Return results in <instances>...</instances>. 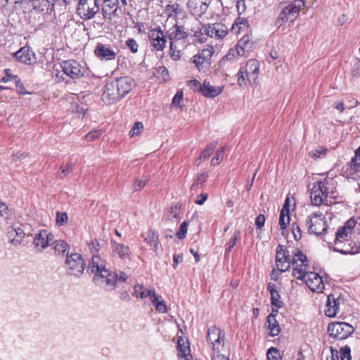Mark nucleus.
Returning <instances> with one entry per match:
<instances>
[{"mask_svg": "<svg viewBox=\"0 0 360 360\" xmlns=\"http://www.w3.org/2000/svg\"><path fill=\"white\" fill-rule=\"evenodd\" d=\"M183 92L182 91H177L174 98H172V104L171 105L172 107H179L181 102L183 101Z\"/></svg>", "mask_w": 360, "mask_h": 360, "instance_id": "052dcab7", "label": "nucleus"}, {"mask_svg": "<svg viewBox=\"0 0 360 360\" xmlns=\"http://www.w3.org/2000/svg\"><path fill=\"white\" fill-rule=\"evenodd\" d=\"M70 168H71V166L69 165H66L65 167L62 166L60 168V171L58 174V177L59 178L65 177L70 172Z\"/></svg>", "mask_w": 360, "mask_h": 360, "instance_id": "338daca9", "label": "nucleus"}, {"mask_svg": "<svg viewBox=\"0 0 360 360\" xmlns=\"http://www.w3.org/2000/svg\"><path fill=\"white\" fill-rule=\"evenodd\" d=\"M324 215L321 212H313L305 219L304 223L308 233L316 236H321L327 231V224Z\"/></svg>", "mask_w": 360, "mask_h": 360, "instance_id": "0eeeda50", "label": "nucleus"}, {"mask_svg": "<svg viewBox=\"0 0 360 360\" xmlns=\"http://www.w3.org/2000/svg\"><path fill=\"white\" fill-rule=\"evenodd\" d=\"M225 152V148L221 147L216 151V153L211 160L212 165H219L224 159V155Z\"/></svg>", "mask_w": 360, "mask_h": 360, "instance_id": "c03bdc74", "label": "nucleus"}, {"mask_svg": "<svg viewBox=\"0 0 360 360\" xmlns=\"http://www.w3.org/2000/svg\"><path fill=\"white\" fill-rule=\"evenodd\" d=\"M61 68L64 73L72 79L79 78L84 72V68L77 60H74L63 61Z\"/></svg>", "mask_w": 360, "mask_h": 360, "instance_id": "dca6fc26", "label": "nucleus"}, {"mask_svg": "<svg viewBox=\"0 0 360 360\" xmlns=\"http://www.w3.org/2000/svg\"><path fill=\"white\" fill-rule=\"evenodd\" d=\"M292 229L295 239L296 240H300L302 237V230L300 226L297 225L296 223H293L292 224Z\"/></svg>", "mask_w": 360, "mask_h": 360, "instance_id": "e2e57ef3", "label": "nucleus"}, {"mask_svg": "<svg viewBox=\"0 0 360 360\" xmlns=\"http://www.w3.org/2000/svg\"><path fill=\"white\" fill-rule=\"evenodd\" d=\"M303 0H294L285 6L276 20V24L278 28L283 22H290L292 23L299 16L301 9L304 7Z\"/></svg>", "mask_w": 360, "mask_h": 360, "instance_id": "20e7f679", "label": "nucleus"}, {"mask_svg": "<svg viewBox=\"0 0 360 360\" xmlns=\"http://www.w3.org/2000/svg\"><path fill=\"white\" fill-rule=\"evenodd\" d=\"M270 295L271 305L276 308H281L283 302L280 300L281 297L279 292L278 291H273L270 293Z\"/></svg>", "mask_w": 360, "mask_h": 360, "instance_id": "49530a36", "label": "nucleus"}, {"mask_svg": "<svg viewBox=\"0 0 360 360\" xmlns=\"http://www.w3.org/2000/svg\"><path fill=\"white\" fill-rule=\"evenodd\" d=\"M208 195L205 193L198 195L195 200V203L199 205H202L207 199Z\"/></svg>", "mask_w": 360, "mask_h": 360, "instance_id": "774afa93", "label": "nucleus"}, {"mask_svg": "<svg viewBox=\"0 0 360 360\" xmlns=\"http://www.w3.org/2000/svg\"><path fill=\"white\" fill-rule=\"evenodd\" d=\"M112 82L117 88L119 93L122 94V97L127 94L134 86V80L129 77H121L112 80Z\"/></svg>", "mask_w": 360, "mask_h": 360, "instance_id": "b1692460", "label": "nucleus"}, {"mask_svg": "<svg viewBox=\"0 0 360 360\" xmlns=\"http://www.w3.org/2000/svg\"><path fill=\"white\" fill-rule=\"evenodd\" d=\"M192 62L195 64V67L200 72H204L209 69L211 64V62L204 59L199 54H197L192 58Z\"/></svg>", "mask_w": 360, "mask_h": 360, "instance_id": "7c9ffc66", "label": "nucleus"}, {"mask_svg": "<svg viewBox=\"0 0 360 360\" xmlns=\"http://www.w3.org/2000/svg\"><path fill=\"white\" fill-rule=\"evenodd\" d=\"M328 150L326 148L320 147L309 152V156L314 159L323 158L327 155Z\"/></svg>", "mask_w": 360, "mask_h": 360, "instance_id": "37998d69", "label": "nucleus"}, {"mask_svg": "<svg viewBox=\"0 0 360 360\" xmlns=\"http://www.w3.org/2000/svg\"><path fill=\"white\" fill-rule=\"evenodd\" d=\"M53 239V236L51 233L46 230H41L35 236L33 243L36 248H39L41 251L49 245Z\"/></svg>", "mask_w": 360, "mask_h": 360, "instance_id": "5701e85b", "label": "nucleus"}, {"mask_svg": "<svg viewBox=\"0 0 360 360\" xmlns=\"http://www.w3.org/2000/svg\"><path fill=\"white\" fill-rule=\"evenodd\" d=\"M65 268L68 276L79 278L84 274L86 263L82 255L79 253L67 254Z\"/></svg>", "mask_w": 360, "mask_h": 360, "instance_id": "39448f33", "label": "nucleus"}, {"mask_svg": "<svg viewBox=\"0 0 360 360\" xmlns=\"http://www.w3.org/2000/svg\"><path fill=\"white\" fill-rule=\"evenodd\" d=\"M177 344L178 356L180 360H193L190 354L189 342L182 337H179Z\"/></svg>", "mask_w": 360, "mask_h": 360, "instance_id": "bb28decb", "label": "nucleus"}, {"mask_svg": "<svg viewBox=\"0 0 360 360\" xmlns=\"http://www.w3.org/2000/svg\"><path fill=\"white\" fill-rule=\"evenodd\" d=\"M245 56V52L243 48H238L234 46L231 48L227 53L224 55L219 61V65L222 67H226L228 63H232L238 61L240 58Z\"/></svg>", "mask_w": 360, "mask_h": 360, "instance_id": "aec40b11", "label": "nucleus"}, {"mask_svg": "<svg viewBox=\"0 0 360 360\" xmlns=\"http://www.w3.org/2000/svg\"><path fill=\"white\" fill-rule=\"evenodd\" d=\"M265 224V217L264 214H259L255 219V224L257 229H262Z\"/></svg>", "mask_w": 360, "mask_h": 360, "instance_id": "69168bd1", "label": "nucleus"}, {"mask_svg": "<svg viewBox=\"0 0 360 360\" xmlns=\"http://www.w3.org/2000/svg\"><path fill=\"white\" fill-rule=\"evenodd\" d=\"M216 146H217L216 142H212L204 149V150L202 151V153H200V155L199 156V159L198 160V165H199L200 164L201 160H205L210 158L211 153L214 150Z\"/></svg>", "mask_w": 360, "mask_h": 360, "instance_id": "72a5a7b5", "label": "nucleus"}, {"mask_svg": "<svg viewBox=\"0 0 360 360\" xmlns=\"http://www.w3.org/2000/svg\"><path fill=\"white\" fill-rule=\"evenodd\" d=\"M187 227H188V223L186 221H184L181 223L179 230L176 233V236L179 239H184L187 233Z\"/></svg>", "mask_w": 360, "mask_h": 360, "instance_id": "13d9d810", "label": "nucleus"}, {"mask_svg": "<svg viewBox=\"0 0 360 360\" xmlns=\"http://www.w3.org/2000/svg\"><path fill=\"white\" fill-rule=\"evenodd\" d=\"M101 135V131H92L89 132L86 136L85 139L88 141H94Z\"/></svg>", "mask_w": 360, "mask_h": 360, "instance_id": "0e129e2a", "label": "nucleus"}, {"mask_svg": "<svg viewBox=\"0 0 360 360\" xmlns=\"http://www.w3.org/2000/svg\"><path fill=\"white\" fill-rule=\"evenodd\" d=\"M68 219L66 212H57L56 213V224L59 226L65 225Z\"/></svg>", "mask_w": 360, "mask_h": 360, "instance_id": "864d4df0", "label": "nucleus"}, {"mask_svg": "<svg viewBox=\"0 0 360 360\" xmlns=\"http://www.w3.org/2000/svg\"><path fill=\"white\" fill-rule=\"evenodd\" d=\"M183 7L177 2L167 4L164 9V13L167 19L176 20L183 13Z\"/></svg>", "mask_w": 360, "mask_h": 360, "instance_id": "cd10ccee", "label": "nucleus"}, {"mask_svg": "<svg viewBox=\"0 0 360 360\" xmlns=\"http://www.w3.org/2000/svg\"><path fill=\"white\" fill-rule=\"evenodd\" d=\"M248 27V24L247 20L238 18L235 20L234 23L233 24L231 30L236 34H239L242 31L246 30Z\"/></svg>", "mask_w": 360, "mask_h": 360, "instance_id": "2f4dec72", "label": "nucleus"}, {"mask_svg": "<svg viewBox=\"0 0 360 360\" xmlns=\"http://www.w3.org/2000/svg\"><path fill=\"white\" fill-rule=\"evenodd\" d=\"M94 54L101 60L108 61L115 59L117 52L105 44L98 43L94 50Z\"/></svg>", "mask_w": 360, "mask_h": 360, "instance_id": "6ab92c4d", "label": "nucleus"}, {"mask_svg": "<svg viewBox=\"0 0 360 360\" xmlns=\"http://www.w3.org/2000/svg\"><path fill=\"white\" fill-rule=\"evenodd\" d=\"M214 48L212 46L206 45L202 50L198 53L204 59H206L209 62H211V58L214 53Z\"/></svg>", "mask_w": 360, "mask_h": 360, "instance_id": "ea45409f", "label": "nucleus"}, {"mask_svg": "<svg viewBox=\"0 0 360 360\" xmlns=\"http://www.w3.org/2000/svg\"><path fill=\"white\" fill-rule=\"evenodd\" d=\"M354 243L355 242L353 243V245L352 246V243L349 240H344V242L334 241L333 250L343 255H354L356 253Z\"/></svg>", "mask_w": 360, "mask_h": 360, "instance_id": "c85d7f7f", "label": "nucleus"}, {"mask_svg": "<svg viewBox=\"0 0 360 360\" xmlns=\"http://www.w3.org/2000/svg\"><path fill=\"white\" fill-rule=\"evenodd\" d=\"M212 0H188L187 8L189 13L196 17H202L207 11Z\"/></svg>", "mask_w": 360, "mask_h": 360, "instance_id": "2eb2a0df", "label": "nucleus"}, {"mask_svg": "<svg viewBox=\"0 0 360 360\" xmlns=\"http://www.w3.org/2000/svg\"><path fill=\"white\" fill-rule=\"evenodd\" d=\"M55 254L60 256L67 255L69 250V245L64 240H57L54 246Z\"/></svg>", "mask_w": 360, "mask_h": 360, "instance_id": "473e14b6", "label": "nucleus"}, {"mask_svg": "<svg viewBox=\"0 0 360 360\" xmlns=\"http://www.w3.org/2000/svg\"><path fill=\"white\" fill-rule=\"evenodd\" d=\"M266 323L268 324V329L270 330V335L274 337L278 335L281 331V328L276 319V315L269 314L267 316Z\"/></svg>", "mask_w": 360, "mask_h": 360, "instance_id": "c756f323", "label": "nucleus"}, {"mask_svg": "<svg viewBox=\"0 0 360 360\" xmlns=\"http://www.w3.org/2000/svg\"><path fill=\"white\" fill-rule=\"evenodd\" d=\"M144 241L146 242L150 246L153 245L155 242H159V236L156 231L153 230H148L146 235L144 236Z\"/></svg>", "mask_w": 360, "mask_h": 360, "instance_id": "c9c22d12", "label": "nucleus"}, {"mask_svg": "<svg viewBox=\"0 0 360 360\" xmlns=\"http://www.w3.org/2000/svg\"><path fill=\"white\" fill-rule=\"evenodd\" d=\"M149 39L151 45L157 51H163L166 46L167 39L164 32L160 27L153 29L149 32Z\"/></svg>", "mask_w": 360, "mask_h": 360, "instance_id": "a211bd4d", "label": "nucleus"}, {"mask_svg": "<svg viewBox=\"0 0 360 360\" xmlns=\"http://www.w3.org/2000/svg\"><path fill=\"white\" fill-rule=\"evenodd\" d=\"M122 94L119 93L117 88L113 83L112 80L108 82L105 86L103 93L102 94V100L106 104H111L118 101L121 99Z\"/></svg>", "mask_w": 360, "mask_h": 360, "instance_id": "f3484780", "label": "nucleus"}, {"mask_svg": "<svg viewBox=\"0 0 360 360\" xmlns=\"http://www.w3.org/2000/svg\"><path fill=\"white\" fill-rule=\"evenodd\" d=\"M239 236H240V231H236L233 235V236L231 238V239L229 240V247L228 248L226 249V252H229L231 250V249L234 247V245H236V243L237 241V240L239 238Z\"/></svg>", "mask_w": 360, "mask_h": 360, "instance_id": "680f3d73", "label": "nucleus"}, {"mask_svg": "<svg viewBox=\"0 0 360 360\" xmlns=\"http://www.w3.org/2000/svg\"><path fill=\"white\" fill-rule=\"evenodd\" d=\"M96 0H79L77 12L82 19L89 20L98 12Z\"/></svg>", "mask_w": 360, "mask_h": 360, "instance_id": "ddd939ff", "label": "nucleus"}, {"mask_svg": "<svg viewBox=\"0 0 360 360\" xmlns=\"http://www.w3.org/2000/svg\"><path fill=\"white\" fill-rule=\"evenodd\" d=\"M161 297L155 294V300L151 301L155 309L160 313H165L167 310V304L162 300H160Z\"/></svg>", "mask_w": 360, "mask_h": 360, "instance_id": "f704fd0d", "label": "nucleus"}, {"mask_svg": "<svg viewBox=\"0 0 360 360\" xmlns=\"http://www.w3.org/2000/svg\"><path fill=\"white\" fill-rule=\"evenodd\" d=\"M155 291L154 288L147 290L146 288H144V290L141 291V293L139 294V297L141 299L146 298L149 297L150 298V301H155Z\"/></svg>", "mask_w": 360, "mask_h": 360, "instance_id": "3c124183", "label": "nucleus"}, {"mask_svg": "<svg viewBox=\"0 0 360 360\" xmlns=\"http://www.w3.org/2000/svg\"><path fill=\"white\" fill-rule=\"evenodd\" d=\"M13 228L15 229V239L13 238V240L15 241V246H18L21 244L26 233L22 227L13 226Z\"/></svg>", "mask_w": 360, "mask_h": 360, "instance_id": "58836bf2", "label": "nucleus"}, {"mask_svg": "<svg viewBox=\"0 0 360 360\" xmlns=\"http://www.w3.org/2000/svg\"><path fill=\"white\" fill-rule=\"evenodd\" d=\"M290 223V217L289 213L283 212V211H281L279 216V225L281 226V229L284 230L286 229L287 226Z\"/></svg>", "mask_w": 360, "mask_h": 360, "instance_id": "de8ad7c7", "label": "nucleus"}, {"mask_svg": "<svg viewBox=\"0 0 360 360\" xmlns=\"http://www.w3.org/2000/svg\"><path fill=\"white\" fill-rule=\"evenodd\" d=\"M235 46L238 48H243L245 53L248 51V49L251 48L252 42L250 41V37L248 36H244Z\"/></svg>", "mask_w": 360, "mask_h": 360, "instance_id": "79ce46f5", "label": "nucleus"}, {"mask_svg": "<svg viewBox=\"0 0 360 360\" xmlns=\"http://www.w3.org/2000/svg\"><path fill=\"white\" fill-rule=\"evenodd\" d=\"M354 331V328L345 322L332 323L328 326L329 335L338 340L346 339Z\"/></svg>", "mask_w": 360, "mask_h": 360, "instance_id": "9b49d317", "label": "nucleus"}, {"mask_svg": "<svg viewBox=\"0 0 360 360\" xmlns=\"http://www.w3.org/2000/svg\"><path fill=\"white\" fill-rule=\"evenodd\" d=\"M268 360H280L281 356L278 349L271 347L266 353Z\"/></svg>", "mask_w": 360, "mask_h": 360, "instance_id": "8fccbe9b", "label": "nucleus"}, {"mask_svg": "<svg viewBox=\"0 0 360 360\" xmlns=\"http://www.w3.org/2000/svg\"><path fill=\"white\" fill-rule=\"evenodd\" d=\"M292 276L296 278H302L304 273L309 269V261L302 250L297 248H291Z\"/></svg>", "mask_w": 360, "mask_h": 360, "instance_id": "423d86ee", "label": "nucleus"}, {"mask_svg": "<svg viewBox=\"0 0 360 360\" xmlns=\"http://www.w3.org/2000/svg\"><path fill=\"white\" fill-rule=\"evenodd\" d=\"M105 6L109 7L112 9V13L117 16L120 13H121V9L119 7V1L118 0H105Z\"/></svg>", "mask_w": 360, "mask_h": 360, "instance_id": "4c0bfd02", "label": "nucleus"}, {"mask_svg": "<svg viewBox=\"0 0 360 360\" xmlns=\"http://www.w3.org/2000/svg\"><path fill=\"white\" fill-rule=\"evenodd\" d=\"M155 75L156 77H162L163 80H166L169 77V72L165 66H160L155 69Z\"/></svg>", "mask_w": 360, "mask_h": 360, "instance_id": "5fc2aeb1", "label": "nucleus"}, {"mask_svg": "<svg viewBox=\"0 0 360 360\" xmlns=\"http://www.w3.org/2000/svg\"><path fill=\"white\" fill-rule=\"evenodd\" d=\"M143 129V124H142V122H135L134 124V125L132 126L131 130L129 131V136L134 137L135 136L139 135V134H141Z\"/></svg>", "mask_w": 360, "mask_h": 360, "instance_id": "09e8293b", "label": "nucleus"}, {"mask_svg": "<svg viewBox=\"0 0 360 360\" xmlns=\"http://www.w3.org/2000/svg\"><path fill=\"white\" fill-rule=\"evenodd\" d=\"M341 303H343V299L341 298L340 296L335 297L334 294L329 295L328 296L326 309L325 311L326 315L328 317L335 316Z\"/></svg>", "mask_w": 360, "mask_h": 360, "instance_id": "4be33fe9", "label": "nucleus"}, {"mask_svg": "<svg viewBox=\"0 0 360 360\" xmlns=\"http://www.w3.org/2000/svg\"><path fill=\"white\" fill-rule=\"evenodd\" d=\"M15 59L22 63L31 65L36 63L37 58L35 53L30 47H22L19 51L14 53Z\"/></svg>", "mask_w": 360, "mask_h": 360, "instance_id": "412c9836", "label": "nucleus"}, {"mask_svg": "<svg viewBox=\"0 0 360 360\" xmlns=\"http://www.w3.org/2000/svg\"><path fill=\"white\" fill-rule=\"evenodd\" d=\"M206 339L213 352H220L224 348V335L221 329L215 326L208 328Z\"/></svg>", "mask_w": 360, "mask_h": 360, "instance_id": "9d476101", "label": "nucleus"}, {"mask_svg": "<svg viewBox=\"0 0 360 360\" xmlns=\"http://www.w3.org/2000/svg\"><path fill=\"white\" fill-rule=\"evenodd\" d=\"M302 278L298 280L304 281L308 288L313 292H321L324 289L323 278L318 274L310 271L309 269L304 273Z\"/></svg>", "mask_w": 360, "mask_h": 360, "instance_id": "4468645a", "label": "nucleus"}, {"mask_svg": "<svg viewBox=\"0 0 360 360\" xmlns=\"http://www.w3.org/2000/svg\"><path fill=\"white\" fill-rule=\"evenodd\" d=\"M112 252L113 255L117 256L122 259H129L131 251L128 245L117 243L111 240Z\"/></svg>", "mask_w": 360, "mask_h": 360, "instance_id": "a878e982", "label": "nucleus"}, {"mask_svg": "<svg viewBox=\"0 0 360 360\" xmlns=\"http://www.w3.org/2000/svg\"><path fill=\"white\" fill-rule=\"evenodd\" d=\"M328 181H319L314 183L310 191V199L311 204L315 206H320L326 204V199L329 195Z\"/></svg>", "mask_w": 360, "mask_h": 360, "instance_id": "6e6552de", "label": "nucleus"}, {"mask_svg": "<svg viewBox=\"0 0 360 360\" xmlns=\"http://www.w3.org/2000/svg\"><path fill=\"white\" fill-rule=\"evenodd\" d=\"M350 232L349 231H347V227H341L335 233V238L334 241H338V242L343 241L344 242V240H348L347 238H348V234Z\"/></svg>", "mask_w": 360, "mask_h": 360, "instance_id": "a19ab883", "label": "nucleus"}, {"mask_svg": "<svg viewBox=\"0 0 360 360\" xmlns=\"http://www.w3.org/2000/svg\"><path fill=\"white\" fill-rule=\"evenodd\" d=\"M350 352L351 350L349 346L346 345L342 347L339 352V359L340 358V360H351Z\"/></svg>", "mask_w": 360, "mask_h": 360, "instance_id": "603ef678", "label": "nucleus"}, {"mask_svg": "<svg viewBox=\"0 0 360 360\" xmlns=\"http://www.w3.org/2000/svg\"><path fill=\"white\" fill-rule=\"evenodd\" d=\"M181 51L176 49L174 43H172V46L170 45V57L174 60H178L181 58Z\"/></svg>", "mask_w": 360, "mask_h": 360, "instance_id": "bf43d9fd", "label": "nucleus"}, {"mask_svg": "<svg viewBox=\"0 0 360 360\" xmlns=\"http://www.w3.org/2000/svg\"><path fill=\"white\" fill-rule=\"evenodd\" d=\"M126 45L133 53H136L138 52L139 44H137L136 41L134 39H128L126 41Z\"/></svg>", "mask_w": 360, "mask_h": 360, "instance_id": "6e6d98bb", "label": "nucleus"}, {"mask_svg": "<svg viewBox=\"0 0 360 360\" xmlns=\"http://www.w3.org/2000/svg\"><path fill=\"white\" fill-rule=\"evenodd\" d=\"M169 44L172 46V43L177 41L187 39L190 35L194 36L200 43L205 41V38H200V32L195 27H188L186 25L176 23L167 32Z\"/></svg>", "mask_w": 360, "mask_h": 360, "instance_id": "7ed1b4c3", "label": "nucleus"}, {"mask_svg": "<svg viewBox=\"0 0 360 360\" xmlns=\"http://www.w3.org/2000/svg\"><path fill=\"white\" fill-rule=\"evenodd\" d=\"M208 177V175L207 173L203 172L197 176V178L195 181V182L193 184V187H198L200 186H202L204 182L206 181Z\"/></svg>", "mask_w": 360, "mask_h": 360, "instance_id": "4d7b16f0", "label": "nucleus"}, {"mask_svg": "<svg viewBox=\"0 0 360 360\" xmlns=\"http://www.w3.org/2000/svg\"><path fill=\"white\" fill-rule=\"evenodd\" d=\"M223 89V86H214L207 80H205L202 86H200L199 92L207 98H214L219 95L222 92Z\"/></svg>", "mask_w": 360, "mask_h": 360, "instance_id": "393cba45", "label": "nucleus"}, {"mask_svg": "<svg viewBox=\"0 0 360 360\" xmlns=\"http://www.w3.org/2000/svg\"><path fill=\"white\" fill-rule=\"evenodd\" d=\"M200 38L201 35L205 34L212 38L223 39L228 34L226 26L222 23L207 24L202 26L200 30Z\"/></svg>", "mask_w": 360, "mask_h": 360, "instance_id": "f8f14e48", "label": "nucleus"}, {"mask_svg": "<svg viewBox=\"0 0 360 360\" xmlns=\"http://www.w3.org/2000/svg\"><path fill=\"white\" fill-rule=\"evenodd\" d=\"M148 181L147 177L136 179L132 185L133 191L137 192L141 191L146 185Z\"/></svg>", "mask_w": 360, "mask_h": 360, "instance_id": "a18cd8bd", "label": "nucleus"}, {"mask_svg": "<svg viewBox=\"0 0 360 360\" xmlns=\"http://www.w3.org/2000/svg\"><path fill=\"white\" fill-rule=\"evenodd\" d=\"M32 4L33 8L38 12L44 11L49 6L48 0H32Z\"/></svg>", "mask_w": 360, "mask_h": 360, "instance_id": "e433bc0d", "label": "nucleus"}, {"mask_svg": "<svg viewBox=\"0 0 360 360\" xmlns=\"http://www.w3.org/2000/svg\"><path fill=\"white\" fill-rule=\"evenodd\" d=\"M260 65L256 59L249 60L244 66H241L237 73V83L245 88L248 85H255L259 75Z\"/></svg>", "mask_w": 360, "mask_h": 360, "instance_id": "f03ea898", "label": "nucleus"}, {"mask_svg": "<svg viewBox=\"0 0 360 360\" xmlns=\"http://www.w3.org/2000/svg\"><path fill=\"white\" fill-rule=\"evenodd\" d=\"M89 269L95 274L94 281L97 284L103 285L107 290L115 289L117 281L125 282L128 278L124 271H120L118 274L109 271L105 267L104 261L97 255L92 257Z\"/></svg>", "mask_w": 360, "mask_h": 360, "instance_id": "f257e3e1", "label": "nucleus"}, {"mask_svg": "<svg viewBox=\"0 0 360 360\" xmlns=\"http://www.w3.org/2000/svg\"><path fill=\"white\" fill-rule=\"evenodd\" d=\"M291 249H287L282 245H278L276 251V266L280 272L288 271L292 266Z\"/></svg>", "mask_w": 360, "mask_h": 360, "instance_id": "1a4fd4ad", "label": "nucleus"}]
</instances>
